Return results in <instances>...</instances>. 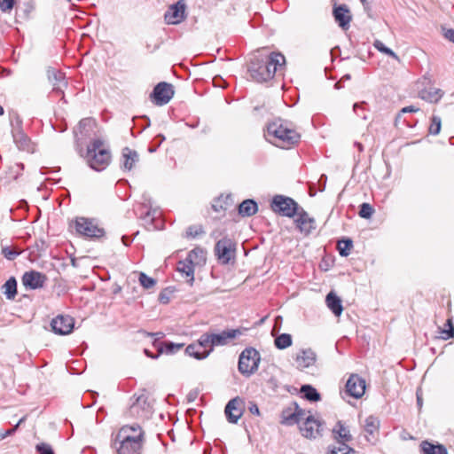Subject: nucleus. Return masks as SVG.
<instances>
[{"mask_svg": "<svg viewBox=\"0 0 454 454\" xmlns=\"http://www.w3.org/2000/svg\"><path fill=\"white\" fill-rule=\"evenodd\" d=\"M264 137L267 141L282 149L294 146L301 138L300 134L286 121L280 118L267 124Z\"/></svg>", "mask_w": 454, "mask_h": 454, "instance_id": "f257e3e1", "label": "nucleus"}, {"mask_svg": "<svg viewBox=\"0 0 454 454\" xmlns=\"http://www.w3.org/2000/svg\"><path fill=\"white\" fill-rule=\"evenodd\" d=\"M87 164L96 171L104 170L110 163L111 153L105 140L101 137H95L88 145L85 152L79 150Z\"/></svg>", "mask_w": 454, "mask_h": 454, "instance_id": "f03ea898", "label": "nucleus"}, {"mask_svg": "<svg viewBox=\"0 0 454 454\" xmlns=\"http://www.w3.org/2000/svg\"><path fill=\"white\" fill-rule=\"evenodd\" d=\"M260 361V353L255 348H246L239 357V372L246 377H250L258 370Z\"/></svg>", "mask_w": 454, "mask_h": 454, "instance_id": "7ed1b4c3", "label": "nucleus"}, {"mask_svg": "<svg viewBox=\"0 0 454 454\" xmlns=\"http://www.w3.org/2000/svg\"><path fill=\"white\" fill-rule=\"evenodd\" d=\"M135 399L129 409V415L138 419H148L153 414V406L148 400V395L142 392L138 395H134Z\"/></svg>", "mask_w": 454, "mask_h": 454, "instance_id": "20e7f679", "label": "nucleus"}, {"mask_svg": "<svg viewBox=\"0 0 454 454\" xmlns=\"http://www.w3.org/2000/svg\"><path fill=\"white\" fill-rule=\"evenodd\" d=\"M74 228L78 234L87 238H100L105 235L103 228L99 227L94 220L85 217H76Z\"/></svg>", "mask_w": 454, "mask_h": 454, "instance_id": "39448f33", "label": "nucleus"}, {"mask_svg": "<svg viewBox=\"0 0 454 454\" xmlns=\"http://www.w3.org/2000/svg\"><path fill=\"white\" fill-rule=\"evenodd\" d=\"M271 208L281 215L293 217L300 207L293 199L284 195H276L273 197Z\"/></svg>", "mask_w": 454, "mask_h": 454, "instance_id": "423d86ee", "label": "nucleus"}, {"mask_svg": "<svg viewBox=\"0 0 454 454\" xmlns=\"http://www.w3.org/2000/svg\"><path fill=\"white\" fill-rule=\"evenodd\" d=\"M235 243L229 238L224 237L218 240L215 247V253L217 259L223 264H227L235 256Z\"/></svg>", "mask_w": 454, "mask_h": 454, "instance_id": "0eeeda50", "label": "nucleus"}, {"mask_svg": "<svg viewBox=\"0 0 454 454\" xmlns=\"http://www.w3.org/2000/svg\"><path fill=\"white\" fill-rule=\"evenodd\" d=\"M249 73L257 82H264L272 79V73L267 69L264 58L255 57L250 63Z\"/></svg>", "mask_w": 454, "mask_h": 454, "instance_id": "6e6552de", "label": "nucleus"}, {"mask_svg": "<svg viewBox=\"0 0 454 454\" xmlns=\"http://www.w3.org/2000/svg\"><path fill=\"white\" fill-rule=\"evenodd\" d=\"M121 442H139L142 446L144 439V432L141 427L135 423L133 425H126L121 427L119 432L114 437Z\"/></svg>", "mask_w": 454, "mask_h": 454, "instance_id": "1a4fd4ad", "label": "nucleus"}, {"mask_svg": "<svg viewBox=\"0 0 454 454\" xmlns=\"http://www.w3.org/2000/svg\"><path fill=\"white\" fill-rule=\"evenodd\" d=\"M174 96L173 86L168 82L158 83L151 94L153 101L157 106L168 104Z\"/></svg>", "mask_w": 454, "mask_h": 454, "instance_id": "9d476101", "label": "nucleus"}, {"mask_svg": "<svg viewBox=\"0 0 454 454\" xmlns=\"http://www.w3.org/2000/svg\"><path fill=\"white\" fill-rule=\"evenodd\" d=\"M363 428L364 435L366 441L370 443H374L379 435L380 420L377 417L370 415L364 420L360 421Z\"/></svg>", "mask_w": 454, "mask_h": 454, "instance_id": "9b49d317", "label": "nucleus"}, {"mask_svg": "<svg viewBox=\"0 0 454 454\" xmlns=\"http://www.w3.org/2000/svg\"><path fill=\"white\" fill-rule=\"evenodd\" d=\"M97 122L92 118H84L80 121L74 133L77 143L83 139L90 138L96 134Z\"/></svg>", "mask_w": 454, "mask_h": 454, "instance_id": "f8f14e48", "label": "nucleus"}, {"mask_svg": "<svg viewBox=\"0 0 454 454\" xmlns=\"http://www.w3.org/2000/svg\"><path fill=\"white\" fill-rule=\"evenodd\" d=\"M47 280L46 276L36 270L26 271L22 278L21 282L27 290H35L42 288Z\"/></svg>", "mask_w": 454, "mask_h": 454, "instance_id": "ddd939ff", "label": "nucleus"}, {"mask_svg": "<svg viewBox=\"0 0 454 454\" xmlns=\"http://www.w3.org/2000/svg\"><path fill=\"white\" fill-rule=\"evenodd\" d=\"M365 391V381L357 374H352L346 383V392L352 397L360 398Z\"/></svg>", "mask_w": 454, "mask_h": 454, "instance_id": "4468645a", "label": "nucleus"}, {"mask_svg": "<svg viewBox=\"0 0 454 454\" xmlns=\"http://www.w3.org/2000/svg\"><path fill=\"white\" fill-rule=\"evenodd\" d=\"M185 18V4L183 1H178L171 5L165 12L164 19L168 24H179Z\"/></svg>", "mask_w": 454, "mask_h": 454, "instance_id": "2eb2a0df", "label": "nucleus"}, {"mask_svg": "<svg viewBox=\"0 0 454 454\" xmlns=\"http://www.w3.org/2000/svg\"><path fill=\"white\" fill-rule=\"evenodd\" d=\"M74 319L69 316H58L53 318L51 323L52 331L60 335L70 333L74 328Z\"/></svg>", "mask_w": 454, "mask_h": 454, "instance_id": "dca6fc26", "label": "nucleus"}, {"mask_svg": "<svg viewBox=\"0 0 454 454\" xmlns=\"http://www.w3.org/2000/svg\"><path fill=\"white\" fill-rule=\"evenodd\" d=\"M224 413L230 423H237L243 414L242 399L235 397L230 400L225 406Z\"/></svg>", "mask_w": 454, "mask_h": 454, "instance_id": "f3484780", "label": "nucleus"}, {"mask_svg": "<svg viewBox=\"0 0 454 454\" xmlns=\"http://www.w3.org/2000/svg\"><path fill=\"white\" fill-rule=\"evenodd\" d=\"M301 434L306 438H317L321 434L322 424L318 419L309 416L300 427Z\"/></svg>", "mask_w": 454, "mask_h": 454, "instance_id": "a211bd4d", "label": "nucleus"}, {"mask_svg": "<svg viewBox=\"0 0 454 454\" xmlns=\"http://www.w3.org/2000/svg\"><path fill=\"white\" fill-rule=\"evenodd\" d=\"M242 334L243 330L237 328L224 330L219 333H211V337L213 340L214 347H218L227 345L231 340L241 336Z\"/></svg>", "mask_w": 454, "mask_h": 454, "instance_id": "6ab92c4d", "label": "nucleus"}, {"mask_svg": "<svg viewBox=\"0 0 454 454\" xmlns=\"http://www.w3.org/2000/svg\"><path fill=\"white\" fill-rule=\"evenodd\" d=\"M295 215H297L296 225L301 232L309 234L316 228L314 218L310 217L303 208H299Z\"/></svg>", "mask_w": 454, "mask_h": 454, "instance_id": "aec40b11", "label": "nucleus"}, {"mask_svg": "<svg viewBox=\"0 0 454 454\" xmlns=\"http://www.w3.org/2000/svg\"><path fill=\"white\" fill-rule=\"evenodd\" d=\"M267 69L272 73V78L275 74L281 71L286 64V58L280 52H271L268 56L264 57Z\"/></svg>", "mask_w": 454, "mask_h": 454, "instance_id": "412c9836", "label": "nucleus"}, {"mask_svg": "<svg viewBox=\"0 0 454 454\" xmlns=\"http://www.w3.org/2000/svg\"><path fill=\"white\" fill-rule=\"evenodd\" d=\"M317 355L311 348L301 349L295 357L296 367L302 371L316 363Z\"/></svg>", "mask_w": 454, "mask_h": 454, "instance_id": "4be33fe9", "label": "nucleus"}, {"mask_svg": "<svg viewBox=\"0 0 454 454\" xmlns=\"http://www.w3.org/2000/svg\"><path fill=\"white\" fill-rule=\"evenodd\" d=\"M333 17L338 25L343 29L347 30L349 28L352 16L350 11L346 4H340L334 7Z\"/></svg>", "mask_w": 454, "mask_h": 454, "instance_id": "5701e85b", "label": "nucleus"}, {"mask_svg": "<svg viewBox=\"0 0 454 454\" xmlns=\"http://www.w3.org/2000/svg\"><path fill=\"white\" fill-rule=\"evenodd\" d=\"M112 446L115 450V454H140L142 448L139 442H121L115 438L113 440Z\"/></svg>", "mask_w": 454, "mask_h": 454, "instance_id": "b1692460", "label": "nucleus"}, {"mask_svg": "<svg viewBox=\"0 0 454 454\" xmlns=\"http://www.w3.org/2000/svg\"><path fill=\"white\" fill-rule=\"evenodd\" d=\"M333 437L337 442L347 443L352 440V435L348 427L341 421H338L332 429Z\"/></svg>", "mask_w": 454, "mask_h": 454, "instance_id": "393cba45", "label": "nucleus"}, {"mask_svg": "<svg viewBox=\"0 0 454 454\" xmlns=\"http://www.w3.org/2000/svg\"><path fill=\"white\" fill-rule=\"evenodd\" d=\"M196 348H201L205 352H208V355H209L214 350V348H215L214 344H213L211 333H207L202 334L196 343L190 344L189 350L192 351Z\"/></svg>", "mask_w": 454, "mask_h": 454, "instance_id": "a878e982", "label": "nucleus"}, {"mask_svg": "<svg viewBox=\"0 0 454 454\" xmlns=\"http://www.w3.org/2000/svg\"><path fill=\"white\" fill-rule=\"evenodd\" d=\"M122 167L130 170L135 166L136 162L138 161V154L135 150L129 147H125L121 153Z\"/></svg>", "mask_w": 454, "mask_h": 454, "instance_id": "bb28decb", "label": "nucleus"}, {"mask_svg": "<svg viewBox=\"0 0 454 454\" xmlns=\"http://www.w3.org/2000/svg\"><path fill=\"white\" fill-rule=\"evenodd\" d=\"M325 303L329 309L336 316L339 317L343 311L341 300L333 292H330L325 298Z\"/></svg>", "mask_w": 454, "mask_h": 454, "instance_id": "cd10ccee", "label": "nucleus"}, {"mask_svg": "<svg viewBox=\"0 0 454 454\" xmlns=\"http://www.w3.org/2000/svg\"><path fill=\"white\" fill-rule=\"evenodd\" d=\"M176 270L187 278V282L192 285L194 281V266L186 258L177 262Z\"/></svg>", "mask_w": 454, "mask_h": 454, "instance_id": "c85d7f7f", "label": "nucleus"}, {"mask_svg": "<svg viewBox=\"0 0 454 454\" xmlns=\"http://www.w3.org/2000/svg\"><path fill=\"white\" fill-rule=\"evenodd\" d=\"M421 454H448L447 449L442 444H434L427 441L420 443Z\"/></svg>", "mask_w": 454, "mask_h": 454, "instance_id": "c756f323", "label": "nucleus"}, {"mask_svg": "<svg viewBox=\"0 0 454 454\" xmlns=\"http://www.w3.org/2000/svg\"><path fill=\"white\" fill-rule=\"evenodd\" d=\"M258 210L257 203L253 200H245L239 206V213L242 216H251Z\"/></svg>", "mask_w": 454, "mask_h": 454, "instance_id": "7c9ffc66", "label": "nucleus"}, {"mask_svg": "<svg viewBox=\"0 0 454 454\" xmlns=\"http://www.w3.org/2000/svg\"><path fill=\"white\" fill-rule=\"evenodd\" d=\"M186 259L192 262L194 267L196 265H202L206 262L205 252L203 249L196 247L188 253Z\"/></svg>", "mask_w": 454, "mask_h": 454, "instance_id": "2f4dec72", "label": "nucleus"}, {"mask_svg": "<svg viewBox=\"0 0 454 454\" xmlns=\"http://www.w3.org/2000/svg\"><path fill=\"white\" fill-rule=\"evenodd\" d=\"M421 98L429 102H438L443 96V91L441 89L430 88L428 90H424L419 92Z\"/></svg>", "mask_w": 454, "mask_h": 454, "instance_id": "473e14b6", "label": "nucleus"}, {"mask_svg": "<svg viewBox=\"0 0 454 454\" xmlns=\"http://www.w3.org/2000/svg\"><path fill=\"white\" fill-rule=\"evenodd\" d=\"M12 137L15 144L20 149H27L29 144V138L20 129H14L12 130Z\"/></svg>", "mask_w": 454, "mask_h": 454, "instance_id": "72a5a7b5", "label": "nucleus"}, {"mask_svg": "<svg viewBox=\"0 0 454 454\" xmlns=\"http://www.w3.org/2000/svg\"><path fill=\"white\" fill-rule=\"evenodd\" d=\"M3 290L8 300H13L17 294V281L15 278L11 277L3 286Z\"/></svg>", "mask_w": 454, "mask_h": 454, "instance_id": "f704fd0d", "label": "nucleus"}, {"mask_svg": "<svg viewBox=\"0 0 454 454\" xmlns=\"http://www.w3.org/2000/svg\"><path fill=\"white\" fill-rule=\"evenodd\" d=\"M327 454H355V451L347 443L337 442L329 447Z\"/></svg>", "mask_w": 454, "mask_h": 454, "instance_id": "c9c22d12", "label": "nucleus"}, {"mask_svg": "<svg viewBox=\"0 0 454 454\" xmlns=\"http://www.w3.org/2000/svg\"><path fill=\"white\" fill-rule=\"evenodd\" d=\"M301 392L303 394L304 397L311 402H317L320 399V395L317 391L315 387L310 385H303L301 387Z\"/></svg>", "mask_w": 454, "mask_h": 454, "instance_id": "e433bc0d", "label": "nucleus"}, {"mask_svg": "<svg viewBox=\"0 0 454 454\" xmlns=\"http://www.w3.org/2000/svg\"><path fill=\"white\" fill-rule=\"evenodd\" d=\"M274 342L278 349H285L292 345V336L289 333H281L275 339Z\"/></svg>", "mask_w": 454, "mask_h": 454, "instance_id": "4c0bfd02", "label": "nucleus"}, {"mask_svg": "<svg viewBox=\"0 0 454 454\" xmlns=\"http://www.w3.org/2000/svg\"><path fill=\"white\" fill-rule=\"evenodd\" d=\"M337 247L341 256H348L353 247V242L350 239L338 241Z\"/></svg>", "mask_w": 454, "mask_h": 454, "instance_id": "58836bf2", "label": "nucleus"}, {"mask_svg": "<svg viewBox=\"0 0 454 454\" xmlns=\"http://www.w3.org/2000/svg\"><path fill=\"white\" fill-rule=\"evenodd\" d=\"M441 338L443 340H449L454 337V325L452 324V319L449 318L443 329H440Z\"/></svg>", "mask_w": 454, "mask_h": 454, "instance_id": "ea45409f", "label": "nucleus"}, {"mask_svg": "<svg viewBox=\"0 0 454 454\" xmlns=\"http://www.w3.org/2000/svg\"><path fill=\"white\" fill-rule=\"evenodd\" d=\"M303 416H304V412L296 406L295 411L292 414L285 417L286 423H287V424L300 423L301 420L303 419Z\"/></svg>", "mask_w": 454, "mask_h": 454, "instance_id": "a19ab883", "label": "nucleus"}, {"mask_svg": "<svg viewBox=\"0 0 454 454\" xmlns=\"http://www.w3.org/2000/svg\"><path fill=\"white\" fill-rule=\"evenodd\" d=\"M140 285L145 288L149 289L155 286L156 281L151 277H148L145 273L140 272L138 278Z\"/></svg>", "mask_w": 454, "mask_h": 454, "instance_id": "79ce46f5", "label": "nucleus"}, {"mask_svg": "<svg viewBox=\"0 0 454 454\" xmlns=\"http://www.w3.org/2000/svg\"><path fill=\"white\" fill-rule=\"evenodd\" d=\"M373 213L374 209L369 203H363L360 206L358 215L362 218L369 219L372 216Z\"/></svg>", "mask_w": 454, "mask_h": 454, "instance_id": "37998d69", "label": "nucleus"}, {"mask_svg": "<svg viewBox=\"0 0 454 454\" xmlns=\"http://www.w3.org/2000/svg\"><path fill=\"white\" fill-rule=\"evenodd\" d=\"M190 349V345H188L185 348V353L190 356H192L196 359H204L206 357L208 356V352H205L203 349L201 348H194L192 351V350H189Z\"/></svg>", "mask_w": 454, "mask_h": 454, "instance_id": "c03bdc74", "label": "nucleus"}, {"mask_svg": "<svg viewBox=\"0 0 454 454\" xmlns=\"http://www.w3.org/2000/svg\"><path fill=\"white\" fill-rule=\"evenodd\" d=\"M365 105L366 104L364 102H361V103H356L353 106V110H354L355 114L363 120L368 119L367 110L365 109Z\"/></svg>", "mask_w": 454, "mask_h": 454, "instance_id": "a18cd8bd", "label": "nucleus"}, {"mask_svg": "<svg viewBox=\"0 0 454 454\" xmlns=\"http://www.w3.org/2000/svg\"><path fill=\"white\" fill-rule=\"evenodd\" d=\"M204 233L203 227L201 225H192L186 230V237L194 239Z\"/></svg>", "mask_w": 454, "mask_h": 454, "instance_id": "49530a36", "label": "nucleus"}, {"mask_svg": "<svg viewBox=\"0 0 454 454\" xmlns=\"http://www.w3.org/2000/svg\"><path fill=\"white\" fill-rule=\"evenodd\" d=\"M441 130V118L439 116H433L431 124L429 126V133L431 135H438Z\"/></svg>", "mask_w": 454, "mask_h": 454, "instance_id": "de8ad7c7", "label": "nucleus"}, {"mask_svg": "<svg viewBox=\"0 0 454 454\" xmlns=\"http://www.w3.org/2000/svg\"><path fill=\"white\" fill-rule=\"evenodd\" d=\"M373 45L379 51L389 55L394 59H397V55L391 49L385 46V44L381 41L376 40Z\"/></svg>", "mask_w": 454, "mask_h": 454, "instance_id": "09e8293b", "label": "nucleus"}, {"mask_svg": "<svg viewBox=\"0 0 454 454\" xmlns=\"http://www.w3.org/2000/svg\"><path fill=\"white\" fill-rule=\"evenodd\" d=\"M2 254L6 259L12 261L14 260L20 254V252L15 248H12L10 247H4L2 248Z\"/></svg>", "mask_w": 454, "mask_h": 454, "instance_id": "8fccbe9b", "label": "nucleus"}, {"mask_svg": "<svg viewBox=\"0 0 454 454\" xmlns=\"http://www.w3.org/2000/svg\"><path fill=\"white\" fill-rule=\"evenodd\" d=\"M184 347V344H175L173 342H164V350L167 354H173L177 350H180Z\"/></svg>", "mask_w": 454, "mask_h": 454, "instance_id": "3c124183", "label": "nucleus"}, {"mask_svg": "<svg viewBox=\"0 0 454 454\" xmlns=\"http://www.w3.org/2000/svg\"><path fill=\"white\" fill-rule=\"evenodd\" d=\"M35 449L39 454H54L51 446L48 443H39L36 445Z\"/></svg>", "mask_w": 454, "mask_h": 454, "instance_id": "603ef678", "label": "nucleus"}, {"mask_svg": "<svg viewBox=\"0 0 454 454\" xmlns=\"http://www.w3.org/2000/svg\"><path fill=\"white\" fill-rule=\"evenodd\" d=\"M14 5V0H0V9L4 12H9Z\"/></svg>", "mask_w": 454, "mask_h": 454, "instance_id": "864d4df0", "label": "nucleus"}, {"mask_svg": "<svg viewBox=\"0 0 454 454\" xmlns=\"http://www.w3.org/2000/svg\"><path fill=\"white\" fill-rule=\"evenodd\" d=\"M443 35L446 39L454 43V29L453 28L444 29Z\"/></svg>", "mask_w": 454, "mask_h": 454, "instance_id": "5fc2aeb1", "label": "nucleus"}, {"mask_svg": "<svg viewBox=\"0 0 454 454\" xmlns=\"http://www.w3.org/2000/svg\"><path fill=\"white\" fill-rule=\"evenodd\" d=\"M419 109L418 107H415L414 106H406V107H403L402 108L400 111H399V114L402 113V114H406V113H417L419 112Z\"/></svg>", "mask_w": 454, "mask_h": 454, "instance_id": "6e6d98bb", "label": "nucleus"}, {"mask_svg": "<svg viewBox=\"0 0 454 454\" xmlns=\"http://www.w3.org/2000/svg\"><path fill=\"white\" fill-rule=\"evenodd\" d=\"M163 352V348H160L159 350H158V354L153 356L148 349H145V354L149 356V357H152V358H158L160 354Z\"/></svg>", "mask_w": 454, "mask_h": 454, "instance_id": "4d7b16f0", "label": "nucleus"}, {"mask_svg": "<svg viewBox=\"0 0 454 454\" xmlns=\"http://www.w3.org/2000/svg\"><path fill=\"white\" fill-rule=\"evenodd\" d=\"M197 393L196 392H190L188 395L189 401H192L196 398Z\"/></svg>", "mask_w": 454, "mask_h": 454, "instance_id": "13d9d810", "label": "nucleus"}, {"mask_svg": "<svg viewBox=\"0 0 454 454\" xmlns=\"http://www.w3.org/2000/svg\"><path fill=\"white\" fill-rule=\"evenodd\" d=\"M24 420V419H20L19 423L16 425V427L7 432V434H12L16 428L19 427V425Z\"/></svg>", "mask_w": 454, "mask_h": 454, "instance_id": "bf43d9fd", "label": "nucleus"}, {"mask_svg": "<svg viewBox=\"0 0 454 454\" xmlns=\"http://www.w3.org/2000/svg\"><path fill=\"white\" fill-rule=\"evenodd\" d=\"M354 145H355V146L357 148V150L359 152H363L364 146H363V145L361 143L356 142Z\"/></svg>", "mask_w": 454, "mask_h": 454, "instance_id": "052dcab7", "label": "nucleus"}, {"mask_svg": "<svg viewBox=\"0 0 454 454\" xmlns=\"http://www.w3.org/2000/svg\"><path fill=\"white\" fill-rule=\"evenodd\" d=\"M250 411H251L252 413L259 414V409H258V407H257L256 405H254V406L251 407V408H250Z\"/></svg>", "mask_w": 454, "mask_h": 454, "instance_id": "680f3d73", "label": "nucleus"}, {"mask_svg": "<svg viewBox=\"0 0 454 454\" xmlns=\"http://www.w3.org/2000/svg\"><path fill=\"white\" fill-rule=\"evenodd\" d=\"M417 403H418V405H419V407H421V405H422V398H421V396L419 395V392H417Z\"/></svg>", "mask_w": 454, "mask_h": 454, "instance_id": "e2e57ef3", "label": "nucleus"}, {"mask_svg": "<svg viewBox=\"0 0 454 454\" xmlns=\"http://www.w3.org/2000/svg\"><path fill=\"white\" fill-rule=\"evenodd\" d=\"M55 78L58 80H60L63 78V75L61 73L59 72L58 74H55Z\"/></svg>", "mask_w": 454, "mask_h": 454, "instance_id": "0e129e2a", "label": "nucleus"}, {"mask_svg": "<svg viewBox=\"0 0 454 454\" xmlns=\"http://www.w3.org/2000/svg\"><path fill=\"white\" fill-rule=\"evenodd\" d=\"M4 113V108L2 106H0V116L3 115Z\"/></svg>", "mask_w": 454, "mask_h": 454, "instance_id": "69168bd1", "label": "nucleus"}, {"mask_svg": "<svg viewBox=\"0 0 454 454\" xmlns=\"http://www.w3.org/2000/svg\"><path fill=\"white\" fill-rule=\"evenodd\" d=\"M416 121H415L414 122H416ZM407 125H408L409 127H413V126L415 125V123H410V122H407Z\"/></svg>", "mask_w": 454, "mask_h": 454, "instance_id": "338daca9", "label": "nucleus"}, {"mask_svg": "<svg viewBox=\"0 0 454 454\" xmlns=\"http://www.w3.org/2000/svg\"><path fill=\"white\" fill-rule=\"evenodd\" d=\"M396 122H397V117H395V120H394L395 125L396 124Z\"/></svg>", "mask_w": 454, "mask_h": 454, "instance_id": "774afa93", "label": "nucleus"}]
</instances>
